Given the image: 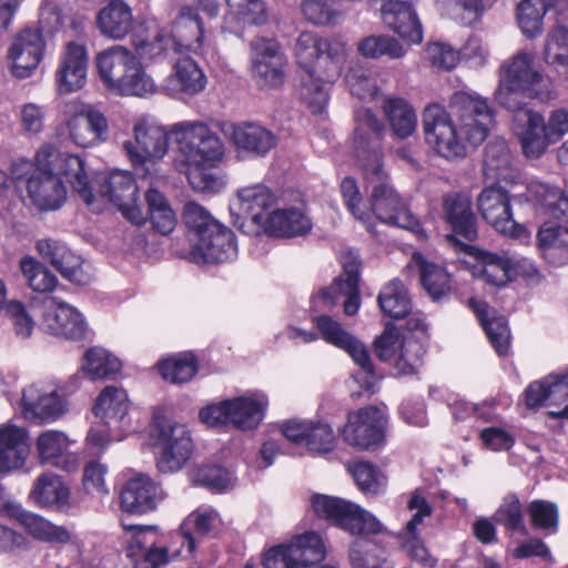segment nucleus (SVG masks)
<instances>
[{
  "mask_svg": "<svg viewBox=\"0 0 568 568\" xmlns=\"http://www.w3.org/2000/svg\"><path fill=\"white\" fill-rule=\"evenodd\" d=\"M450 113L439 103L423 112L426 143L447 160L466 156V144L477 146L487 138L495 112L486 98L476 92L457 91L449 100Z\"/></svg>",
  "mask_w": 568,
  "mask_h": 568,
  "instance_id": "f257e3e1",
  "label": "nucleus"
},
{
  "mask_svg": "<svg viewBox=\"0 0 568 568\" xmlns=\"http://www.w3.org/2000/svg\"><path fill=\"white\" fill-rule=\"evenodd\" d=\"M99 75L106 88L121 95L148 97L155 83L144 72L136 57L123 45H113L95 58Z\"/></svg>",
  "mask_w": 568,
  "mask_h": 568,
  "instance_id": "f03ea898",
  "label": "nucleus"
},
{
  "mask_svg": "<svg viewBox=\"0 0 568 568\" xmlns=\"http://www.w3.org/2000/svg\"><path fill=\"white\" fill-rule=\"evenodd\" d=\"M518 94L541 100L551 97L548 80L534 67V55L526 51L517 52L504 65L496 99L508 110H515L521 105L517 100Z\"/></svg>",
  "mask_w": 568,
  "mask_h": 568,
  "instance_id": "7ed1b4c3",
  "label": "nucleus"
},
{
  "mask_svg": "<svg viewBox=\"0 0 568 568\" xmlns=\"http://www.w3.org/2000/svg\"><path fill=\"white\" fill-rule=\"evenodd\" d=\"M295 55L301 70L313 72L326 82H335L347 58V44L341 39L321 38L302 32L295 44Z\"/></svg>",
  "mask_w": 568,
  "mask_h": 568,
  "instance_id": "20e7f679",
  "label": "nucleus"
},
{
  "mask_svg": "<svg viewBox=\"0 0 568 568\" xmlns=\"http://www.w3.org/2000/svg\"><path fill=\"white\" fill-rule=\"evenodd\" d=\"M176 144L174 165L217 163L224 154V146L219 135L203 122H180L172 126Z\"/></svg>",
  "mask_w": 568,
  "mask_h": 568,
  "instance_id": "39448f33",
  "label": "nucleus"
},
{
  "mask_svg": "<svg viewBox=\"0 0 568 568\" xmlns=\"http://www.w3.org/2000/svg\"><path fill=\"white\" fill-rule=\"evenodd\" d=\"M55 156L53 145H42L36 154V170L27 181V195L31 204L41 212L57 211L67 201V186L52 170L51 161Z\"/></svg>",
  "mask_w": 568,
  "mask_h": 568,
  "instance_id": "423d86ee",
  "label": "nucleus"
},
{
  "mask_svg": "<svg viewBox=\"0 0 568 568\" xmlns=\"http://www.w3.org/2000/svg\"><path fill=\"white\" fill-rule=\"evenodd\" d=\"M267 404V397L256 393L209 405L200 410L199 417L211 427L232 425L252 430L261 424Z\"/></svg>",
  "mask_w": 568,
  "mask_h": 568,
  "instance_id": "0eeeda50",
  "label": "nucleus"
},
{
  "mask_svg": "<svg viewBox=\"0 0 568 568\" xmlns=\"http://www.w3.org/2000/svg\"><path fill=\"white\" fill-rule=\"evenodd\" d=\"M363 174L367 184L372 187L371 210L379 221L417 234L423 231L418 220L388 183V174L383 164L381 165V174H367V172H363Z\"/></svg>",
  "mask_w": 568,
  "mask_h": 568,
  "instance_id": "6e6552de",
  "label": "nucleus"
},
{
  "mask_svg": "<svg viewBox=\"0 0 568 568\" xmlns=\"http://www.w3.org/2000/svg\"><path fill=\"white\" fill-rule=\"evenodd\" d=\"M152 436L160 455L156 466L161 473L179 471L184 467L192 454V439L185 425L154 416Z\"/></svg>",
  "mask_w": 568,
  "mask_h": 568,
  "instance_id": "1a4fd4ad",
  "label": "nucleus"
},
{
  "mask_svg": "<svg viewBox=\"0 0 568 568\" xmlns=\"http://www.w3.org/2000/svg\"><path fill=\"white\" fill-rule=\"evenodd\" d=\"M311 506L317 517L333 521L352 534H377L382 524L369 513L348 500L314 494Z\"/></svg>",
  "mask_w": 568,
  "mask_h": 568,
  "instance_id": "9d476101",
  "label": "nucleus"
},
{
  "mask_svg": "<svg viewBox=\"0 0 568 568\" xmlns=\"http://www.w3.org/2000/svg\"><path fill=\"white\" fill-rule=\"evenodd\" d=\"M326 555L323 539L310 531L296 536L290 544H281L265 550L262 558L264 568H308L320 564Z\"/></svg>",
  "mask_w": 568,
  "mask_h": 568,
  "instance_id": "9b49d317",
  "label": "nucleus"
},
{
  "mask_svg": "<svg viewBox=\"0 0 568 568\" xmlns=\"http://www.w3.org/2000/svg\"><path fill=\"white\" fill-rule=\"evenodd\" d=\"M354 121L353 144L358 164L367 174H381L383 164L381 141L385 126L369 109L357 110Z\"/></svg>",
  "mask_w": 568,
  "mask_h": 568,
  "instance_id": "f8f14e48",
  "label": "nucleus"
},
{
  "mask_svg": "<svg viewBox=\"0 0 568 568\" xmlns=\"http://www.w3.org/2000/svg\"><path fill=\"white\" fill-rule=\"evenodd\" d=\"M275 204L272 191L262 183L242 186L236 191L231 204L234 224L244 233L260 234V229L266 220L264 214Z\"/></svg>",
  "mask_w": 568,
  "mask_h": 568,
  "instance_id": "ddd939ff",
  "label": "nucleus"
},
{
  "mask_svg": "<svg viewBox=\"0 0 568 568\" xmlns=\"http://www.w3.org/2000/svg\"><path fill=\"white\" fill-rule=\"evenodd\" d=\"M316 326L326 342L345 349L349 354L361 368V371L354 375L355 381L365 390L373 392L377 376L374 373L369 353L364 344L343 329L341 324L329 316L323 315L317 317Z\"/></svg>",
  "mask_w": 568,
  "mask_h": 568,
  "instance_id": "4468645a",
  "label": "nucleus"
},
{
  "mask_svg": "<svg viewBox=\"0 0 568 568\" xmlns=\"http://www.w3.org/2000/svg\"><path fill=\"white\" fill-rule=\"evenodd\" d=\"M138 193L139 187L130 172L114 171L98 180V195L118 207L125 219L141 225L146 217L138 203Z\"/></svg>",
  "mask_w": 568,
  "mask_h": 568,
  "instance_id": "2eb2a0df",
  "label": "nucleus"
},
{
  "mask_svg": "<svg viewBox=\"0 0 568 568\" xmlns=\"http://www.w3.org/2000/svg\"><path fill=\"white\" fill-rule=\"evenodd\" d=\"M251 73L262 90L275 89L285 81V60L274 39L255 38L250 44Z\"/></svg>",
  "mask_w": 568,
  "mask_h": 568,
  "instance_id": "dca6fc26",
  "label": "nucleus"
},
{
  "mask_svg": "<svg viewBox=\"0 0 568 568\" xmlns=\"http://www.w3.org/2000/svg\"><path fill=\"white\" fill-rule=\"evenodd\" d=\"M134 141H125L123 149L135 166L161 160L168 152L169 138L163 126L140 118L134 126Z\"/></svg>",
  "mask_w": 568,
  "mask_h": 568,
  "instance_id": "f3484780",
  "label": "nucleus"
},
{
  "mask_svg": "<svg viewBox=\"0 0 568 568\" xmlns=\"http://www.w3.org/2000/svg\"><path fill=\"white\" fill-rule=\"evenodd\" d=\"M477 207L497 232L514 239L525 233V227L514 220L510 196L501 186L485 187L477 197Z\"/></svg>",
  "mask_w": 568,
  "mask_h": 568,
  "instance_id": "a211bd4d",
  "label": "nucleus"
},
{
  "mask_svg": "<svg viewBox=\"0 0 568 568\" xmlns=\"http://www.w3.org/2000/svg\"><path fill=\"white\" fill-rule=\"evenodd\" d=\"M21 408L26 419L50 423L68 412V402L55 387L33 383L22 390Z\"/></svg>",
  "mask_w": 568,
  "mask_h": 568,
  "instance_id": "6ab92c4d",
  "label": "nucleus"
},
{
  "mask_svg": "<svg viewBox=\"0 0 568 568\" xmlns=\"http://www.w3.org/2000/svg\"><path fill=\"white\" fill-rule=\"evenodd\" d=\"M65 112L69 135L77 145L89 148L106 140L108 122L101 112L78 101L68 103Z\"/></svg>",
  "mask_w": 568,
  "mask_h": 568,
  "instance_id": "aec40b11",
  "label": "nucleus"
},
{
  "mask_svg": "<svg viewBox=\"0 0 568 568\" xmlns=\"http://www.w3.org/2000/svg\"><path fill=\"white\" fill-rule=\"evenodd\" d=\"M42 302L44 313L41 324L47 333L69 341L85 337L88 325L75 307L53 296H45Z\"/></svg>",
  "mask_w": 568,
  "mask_h": 568,
  "instance_id": "412c9836",
  "label": "nucleus"
},
{
  "mask_svg": "<svg viewBox=\"0 0 568 568\" xmlns=\"http://www.w3.org/2000/svg\"><path fill=\"white\" fill-rule=\"evenodd\" d=\"M385 417L374 406L349 413L347 423L342 429L343 439L359 449H372L384 439Z\"/></svg>",
  "mask_w": 568,
  "mask_h": 568,
  "instance_id": "4be33fe9",
  "label": "nucleus"
},
{
  "mask_svg": "<svg viewBox=\"0 0 568 568\" xmlns=\"http://www.w3.org/2000/svg\"><path fill=\"white\" fill-rule=\"evenodd\" d=\"M443 210L447 223L452 226L453 234L446 235V241L460 250L474 248L463 243L457 236L468 242L477 239V219L471 210L469 197L462 193H448L443 200Z\"/></svg>",
  "mask_w": 568,
  "mask_h": 568,
  "instance_id": "5701e85b",
  "label": "nucleus"
},
{
  "mask_svg": "<svg viewBox=\"0 0 568 568\" xmlns=\"http://www.w3.org/2000/svg\"><path fill=\"white\" fill-rule=\"evenodd\" d=\"M281 433L288 442L304 446L312 453H329L335 446L332 427L322 420L290 419L281 425Z\"/></svg>",
  "mask_w": 568,
  "mask_h": 568,
  "instance_id": "b1692460",
  "label": "nucleus"
},
{
  "mask_svg": "<svg viewBox=\"0 0 568 568\" xmlns=\"http://www.w3.org/2000/svg\"><path fill=\"white\" fill-rule=\"evenodd\" d=\"M511 111L515 113L513 130L520 141L525 155L531 159L541 156L552 143L544 116L521 105Z\"/></svg>",
  "mask_w": 568,
  "mask_h": 568,
  "instance_id": "393cba45",
  "label": "nucleus"
},
{
  "mask_svg": "<svg viewBox=\"0 0 568 568\" xmlns=\"http://www.w3.org/2000/svg\"><path fill=\"white\" fill-rule=\"evenodd\" d=\"M343 274L335 278L331 286L321 291L318 298L326 306H334L339 296H344V313L352 316L359 308V261L357 255L348 253L343 257Z\"/></svg>",
  "mask_w": 568,
  "mask_h": 568,
  "instance_id": "a878e982",
  "label": "nucleus"
},
{
  "mask_svg": "<svg viewBox=\"0 0 568 568\" xmlns=\"http://www.w3.org/2000/svg\"><path fill=\"white\" fill-rule=\"evenodd\" d=\"M171 61L173 71L162 83L163 92L172 98L184 100L205 89L206 77L193 59L179 54Z\"/></svg>",
  "mask_w": 568,
  "mask_h": 568,
  "instance_id": "bb28decb",
  "label": "nucleus"
},
{
  "mask_svg": "<svg viewBox=\"0 0 568 568\" xmlns=\"http://www.w3.org/2000/svg\"><path fill=\"white\" fill-rule=\"evenodd\" d=\"M44 45L39 29L27 27L21 30L9 49L12 74L19 79L30 77L43 58Z\"/></svg>",
  "mask_w": 568,
  "mask_h": 568,
  "instance_id": "cd10ccee",
  "label": "nucleus"
},
{
  "mask_svg": "<svg viewBox=\"0 0 568 568\" xmlns=\"http://www.w3.org/2000/svg\"><path fill=\"white\" fill-rule=\"evenodd\" d=\"M71 440L65 433L55 429L42 432L36 439V452L41 465H50L72 473L80 466L77 454L70 452Z\"/></svg>",
  "mask_w": 568,
  "mask_h": 568,
  "instance_id": "c85d7f7f",
  "label": "nucleus"
},
{
  "mask_svg": "<svg viewBox=\"0 0 568 568\" xmlns=\"http://www.w3.org/2000/svg\"><path fill=\"white\" fill-rule=\"evenodd\" d=\"M88 62L85 45L73 41L65 44L55 72L59 93H71L83 88L87 81Z\"/></svg>",
  "mask_w": 568,
  "mask_h": 568,
  "instance_id": "c756f323",
  "label": "nucleus"
},
{
  "mask_svg": "<svg viewBox=\"0 0 568 568\" xmlns=\"http://www.w3.org/2000/svg\"><path fill=\"white\" fill-rule=\"evenodd\" d=\"M236 255V244L233 232L219 224L211 232L202 235L191 252V258L197 264L223 263Z\"/></svg>",
  "mask_w": 568,
  "mask_h": 568,
  "instance_id": "7c9ffc66",
  "label": "nucleus"
},
{
  "mask_svg": "<svg viewBox=\"0 0 568 568\" xmlns=\"http://www.w3.org/2000/svg\"><path fill=\"white\" fill-rule=\"evenodd\" d=\"M384 24L397 33L409 44H419L423 41V27L419 18L407 1L387 0L381 8Z\"/></svg>",
  "mask_w": 568,
  "mask_h": 568,
  "instance_id": "2f4dec72",
  "label": "nucleus"
},
{
  "mask_svg": "<svg viewBox=\"0 0 568 568\" xmlns=\"http://www.w3.org/2000/svg\"><path fill=\"white\" fill-rule=\"evenodd\" d=\"M163 498L162 488L144 474H139L129 479L120 494L122 509L131 514L152 511Z\"/></svg>",
  "mask_w": 568,
  "mask_h": 568,
  "instance_id": "473e14b6",
  "label": "nucleus"
},
{
  "mask_svg": "<svg viewBox=\"0 0 568 568\" xmlns=\"http://www.w3.org/2000/svg\"><path fill=\"white\" fill-rule=\"evenodd\" d=\"M39 254L65 278L87 285L91 275L83 270V263L79 255L72 253L64 244L52 239H41L36 244Z\"/></svg>",
  "mask_w": 568,
  "mask_h": 568,
  "instance_id": "72a5a7b5",
  "label": "nucleus"
},
{
  "mask_svg": "<svg viewBox=\"0 0 568 568\" xmlns=\"http://www.w3.org/2000/svg\"><path fill=\"white\" fill-rule=\"evenodd\" d=\"M464 251L475 254L481 276L487 283L496 286L511 282L523 266V260L508 251L501 254L480 251L476 247Z\"/></svg>",
  "mask_w": 568,
  "mask_h": 568,
  "instance_id": "f704fd0d",
  "label": "nucleus"
},
{
  "mask_svg": "<svg viewBox=\"0 0 568 568\" xmlns=\"http://www.w3.org/2000/svg\"><path fill=\"white\" fill-rule=\"evenodd\" d=\"M124 529L133 530L132 540L126 548V556L132 559L138 568H159L170 562L168 550L164 547H155L154 539L149 540L148 536H155V528L152 526H128L123 524Z\"/></svg>",
  "mask_w": 568,
  "mask_h": 568,
  "instance_id": "c9c22d12",
  "label": "nucleus"
},
{
  "mask_svg": "<svg viewBox=\"0 0 568 568\" xmlns=\"http://www.w3.org/2000/svg\"><path fill=\"white\" fill-rule=\"evenodd\" d=\"M171 39L175 42L178 54L184 51L202 53L205 42V29L202 19L193 7L181 8L173 24Z\"/></svg>",
  "mask_w": 568,
  "mask_h": 568,
  "instance_id": "e433bc0d",
  "label": "nucleus"
},
{
  "mask_svg": "<svg viewBox=\"0 0 568 568\" xmlns=\"http://www.w3.org/2000/svg\"><path fill=\"white\" fill-rule=\"evenodd\" d=\"M29 455V434L16 425L0 426V473L21 468Z\"/></svg>",
  "mask_w": 568,
  "mask_h": 568,
  "instance_id": "4c0bfd02",
  "label": "nucleus"
},
{
  "mask_svg": "<svg viewBox=\"0 0 568 568\" xmlns=\"http://www.w3.org/2000/svg\"><path fill=\"white\" fill-rule=\"evenodd\" d=\"M7 511L30 536L39 541L68 544L71 540V534L65 527L54 525L40 515L22 509L19 505H8Z\"/></svg>",
  "mask_w": 568,
  "mask_h": 568,
  "instance_id": "58836bf2",
  "label": "nucleus"
},
{
  "mask_svg": "<svg viewBox=\"0 0 568 568\" xmlns=\"http://www.w3.org/2000/svg\"><path fill=\"white\" fill-rule=\"evenodd\" d=\"M483 174L489 181L516 182L519 171L514 166L513 155L505 139L496 138L486 146L483 160Z\"/></svg>",
  "mask_w": 568,
  "mask_h": 568,
  "instance_id": "ea45409f",
  "label": "nucleus"
},
{
  "mask_svg": "<svg viewBox=\"0 0 568 568\" xmlns=\"http://www.w3.org/2000/svg\"><path fill=\"white\" fill-rule=\"evenodd\" d=\"M55 159L52 161V170L59 176H64L71 187L87 205L94 202V193L89 182L84 168V161L74 154L61 153L55 149Z\"/></svg>",
  "mask_w": 568,
  "mask_h": 568,
  "instance_id": "a19ab883",
  "label": "nucleus"
},
{
  "mask_svg": "<svg viewBox=\"0 0 568 568\" xmlns=\"http://www.w3.org/2000/svg\"><path fill=\"white\" fill-rule=\"evenodd\" d=\"M312 229L310 219L298 209H277L266 215L260 229L275 237H295L308 233Z\"/></svg>",
  "mask_w": 568,
  "mask_h": 568,
  "instance_id": "79ce46f5",
  "label": "nucleus"
},
{
  "mask_svg": "<svg viewBox=\"0 0 568 568\" xmlns=\"http://www.w3.org/2000/svg\"><path fill=\"white\" fill-rule=\"evenodd\" d=\"M226 134L237 149L257 156L265 155L276 145V136L270 130L255 123L230 124Z\"/></svg>",
  "mask_w": 568,
  "mask_h": 568,
  "instance_id": "37998d69",
  "label": "nucleus"
},
{
  "mask_svg": "<svg viewBox=\"0 0 568 568\" xmlns=\"http://www.w3.org/2000/svg\"><path fill=\"white\" fill-rule=\"evenodd\" d=\"M468 304L478 317L493 347L499 355H506L510 342L506 318L501 315L497 316L486 302L470 298Z\"/></svg>",
  "mask_w": 568,
  "mask_h": 568,
  "instance_id": "c03bdc74",
  "label": "nucleus"
},
{
  "mask_svg": "<svg viewBox=\"0 0 568 568\" xmlns=\"http://www.w3.org/2000/svg\"><path fill=\"white\" fill-rule=\"evenodd\" d=\"M568 399V374H550L526 389V404L530 408L545 403L559 405Z\"/></svg>",
  "mask_w": 568,
  "mask_h": 568,
  "instance_id": "a18cd8bd",
  "label": "nucleus"
},
{
  "mask_svg": "<svg viewBox=\"0 0 568 568\" xmlns=\"http://www.w3.org/2000/svg\"><path fill=\"white\" fill-rule=\"evenodd\" d=\"M29 496L40 507L62 509L69 504L70 489L60 476L44 473L36 479Z\"/></svg>",
  "mask_w": 568,
  "mask_h": 568,
  "instance_id": "49530a36",
  "label": "nucleus"
},
{
  "mask_svg": "<svg viewBox=\"0 0 568 568\" xmlns=\"http://www.w3.org/2000/svg\"><path fill=\"white\" fill-rule=\"evenodd\" d=\"M133 17L130 7L121 0H113L98 14L101 33L110 39L120 40L131 30Z\"/></svg>",
  "mask_w": 568,
  "mask_h": 568,
  "instance_id": "de8ad7c7",
  "label": "nucleus"
},
{
  "mask_svg": "<svg viewBox=\"0 0 568 568\" xmlns=\"http://www.w3.org/2000/svg\"><path fill=\"white\" fill-rule=\"evenodd\" d=\"M537 237L545 260L554 265L568 263V227L545 223L539 229Z\"/></svg>",
  "mask_w": 568,
  "mask_h": 568,
  "instance_id": "09e8293b",
  "label": "nucleus"
},
{
  "mask_svg": "<svg viewBox=\"0 0 568 568\" xmlns=\"http://www.w3.org/2000/svg\"><path fill=\"white\" fill-rule=\"evenodd\" d=\"M93 412L97 418L109 419L110 426H128L125 418L129 412V399L125 390L106 386L97 398Z\"/></svg>",
  "mask_w": 568,
  "mask_h": 568,
  "instance_id": "8fccbe9b",
  "label": "nucleus"
},
{
  "mask_svg": "<svg viewBox=\"0 0 568 568\" xmlns=\"http://www.w3.org/2000/svg\"><path fill=\"white\" fill-rule=\"evenodd\" d=\"M383 110L393 133L398 139H407L417 126V114L410 103L398 97L386 98Z\"/></svg>",
  "mask_w": 568,
  "mask_h": 568,
  "instance_id": "3c124183",
  "label": "nucleus"
},
{
  "mask_svg": "<svg viewBox=\"0 0 568 568\" xmlns=\"http://www.w3.org/2000/svg\"><path fill=\"white\" fill-rule=\"evenodd\" d=\"M412 261L418 268L423 287L434 301L450 293V277L442 266L428 262L420 253H414Z\"/></svg>",
  "mask_w": 568,
  "mask_h": 568,
  "instance_id": "603ef678",
  "label": "nucleus"
},
{
  "mask_svg": "<svg viewBox=\"0 0 568 568\" xmlns=\"http://www.w3.org/2000/svg\"><path fill=\"white\" fill-rule=\"evenodd\" d=\"M357 52L365 59L378 60L386 57L389 60H400L407 49L390 34H371L361 39L356 44Z\"/></svg>",
  "mask_w": 568,
  "mask_h": 568,
  "instance_id": "864d4df0",
  "label": "nucleus"
},
{
  "mask_svg": "<svg viewBox=\"0 0 568 568\" xmlns=\"http://www.w3.org/2000/svg\"><path fill=\"white\" fill-rule=\"evenodd\" d=\"M121 361L108 349L99 346L89 348L82 357V372L91 381L108 379L121 369Z\"/></svg>",
  "mask_w": 568,
  "mask_h": 568,
  "instance_id": "5fc2aeb1",
  "label": "nucleus"
},
{
  "mask_svg": "<svg viewBox=\"0 0 568 568\" xmlns=\"http://www.w3.org/2000/svg\"><path fill=\"white\" fill-rule=\"evenodd\" d=\"M215 163L178 164L175 169L187 176L192 189L197 192H220L225 186Z\"/></svg>",
  "mask_w": 568,
  "mask_h": 568,
  "instance_id": "6e6d98bb",
  "label": "nucleus"
},
{
  "mask_svg": "<svg viewBox=\"0 0 568 568\" xmlns=\"http://www.w3.org/2000/svg\"><path fill=\"white\" fill-rule=\"evenodd\" d=\"M382 312L392 318L405 317L412 308L410 300L402 281H389L377 297Z\"/></svg>",
  "mask_w": 568,
  "mask_h": 568,
  "instance_id": "4d7b16f0",
  "label": "nucleus"
},
{
  "mask_svg": "<svg viewBox=\"0 0 568 568\" xmlns=\"http://www.w3.org/2000/svg\"><path fill=\"white\" fill-rule=\"evenodd\" d=\"M148 204V215L152 226L160 234L166 235L171 233L176 225V215L165 196L158 190L150 187L145 193Z\"/></svg>",
  "mask_w": 568,
  "mask_h": 568,
  "instance_id": "13d9d810",
  "label": "nucleus"
},
{
  "mask_svg": "<svg viewBox=\"0 0 568 568\" xmlns=\"http://www.w3.org/2000/svg\"><path fill=\"white\" fill-rule=\"evenodd\" d=\"M329 82L313 74L307 70H301L298 93L301 100L315 114L322 113L327 105Z\"/></svg>",
  "mask_w": 568,
  "mask_h": 568,
  "instance_id": "bf43d9fd",
  "label": "nucleus"
},
{
  "mask_svg": "<svg viewBox=\"0 0 568 568\" xmlns=\"http://www.w3.org/2000/svg\"><path fill=\"white\" fill-rule=\"evenodd\" d=\"M544 59L547 64L554 65L556 72L568 80V29L558 26L547 38Z\"/></svg>",
  "mask_w": 568,
  "mask_h": 568,
  "instance_id": "052dcab7",
  "label": "nucleus"
},
{
  "mask_svg": "<svg viewBox=\"0 0 568 568\" xmlns=\"http://www.w3.org/2000/svg\"><path fill=\"white\" fill-rule=\"evenodd\" d=\"M159 371L161 376L172 384H183L193 378L197 363L192 353H183L163 361Z\"/></svg>",
  "mask_w": 568,
  "mask_h": 568,
  "instance_id": "680f3d73",
  "label": "nucleus"
},
{
  "mask_svg": "<svg viewBox=\"0 0 568 568\" xmlns=\"http://www.w3.org/2000/svg\"><path fill=\"white\" fill-rule=\"evenodd\" d=\"M345 83L349 92L362 100L374 99L378 93L375 73L362 65H353L347 70Z\"/></svg>",
  "mask_w": 568,
  "mask_h": 568,
  "instance_id": "e2e57ef3",
  "label": "nucleus"
},
{
  "mask_svg": "<svg viewBox=\"0 0 568 568\" xmlns=\"http://www.w3.org/2000/svg\"><path fill=\"white\" fill-rule=\"evenodd\" d=\"M20 270L28 285L36 292H50L57 285V277L31 256L21 258Z\"/></svg>",
  "mask_w": 568,
  "mask_h": 568,
  "instance_id": "0e129e2a",
  "label": "nucleus"
},
{
  "mask_svg": "<svg viewBox=\"0 0 568 568\" xmlns=\"http://www.w3.org/2000/svg\"><path fill=\"white\" fill-rule=\"evenodd\" d=\"M174 43L170 33L164 30H160L152 40H134L135 51L140 59L144 60H153L161 55L173 60L178 54Z\"/></svg>",
  "mask_w": 568,
  "mask_h": 568,
  "instance_id": "69168bd1",
  "label": "nucleus"
},
{
  "mask_svg": "<svg viewBox=\"0 0 568 568\" xmlns=\"http://www.w3.org/2000/svg\"><path fill=\"white\" fill-rule=\"evenodd\" d=\"M493 519L511 531L527 532L524 525L523 506L516 495L509 494L503 499Z\"/></svg>",
  "mask_w": 568,
  "mask_h": 568,
  "instance_id": "338daca9",
  "label": "nucleus"
},
{
  "mask_svg": "<svg viewBox=\"0 0 568 568\" xmlns=\"http://www.w3.org/2000/svg\"><path fill=\"white\" fill-rule=\"evenodd\" d=\"M231 14L243 24H264L267 11L263 0H225Z\"/></svg>",
  "mask_w": 568,
  "mask_h": 568,
  "instance_id": "774afa93",
  "label": "nucleus"
}]
</instances>
